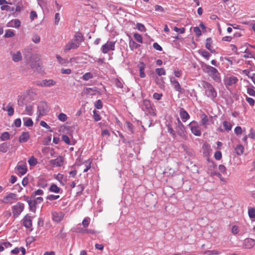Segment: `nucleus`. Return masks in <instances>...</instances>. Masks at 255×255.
Here are the masks:
<instances>
[{"label":"nucleus","instance_id":"nucleus-38","mask_svg":"<svg viewBox=\"0 0 255 255\" xmlns=\"http://www.w3.org/2000/svg\"><path fill=\"white\" fill-rule=\"evenodd\" d=\"M90 218L88 217H87L84 219L82 222V225L84 228V229H86L88 227L90 222Z\"/></svg>","mask_w":255,"mask_h":255},{"label":"nucleus","instance_id":"nucleus-30","mask_svg":"<svg viewBox=\"0 0 255 255\" xmlns=\"http://www.w3.org/2000/svg\"><path fill=\"white\" fill-rule=\"evenodd\" d=\"M9 148V145L6 142H3L0 144V152L5 153Z\"/></svg>","mask_w":255,"mask_h":255},{"label":"nucleus","instance_id":"nucleus-33","mask_svg":"<svg viewBox=\"0 0 255 255\" xmlns=\"http://www.w3.org/2000/svg\"><path fill=\"white\" fill-rule=\"evenodd\" d=\"M10 23H11V25H8V26H11V27H14L15 28H18L20 25L21 22L19 19H15L13 20H11L10 21Z\"/></svg>","mask_w":255,"mask_h":255},{"label":"nucleus","instance_id":"nucleus-16","mask_svg":"<svg viewBox=\"0 0 255 255\" xmlns=\"http://www.w3.org/2000/svg\"><path fill=\"white\" fill-rule=\"evenodd\" d=\"M238 81V78L235 76H231L226 79L225 84L227 86H232L235 84Z\"/></svg>","mask_w":255,"mask_h":255},{"label":"nucleus","instance_id":"nucleus-17","mask_svg":"<svg viewBox=\"0 0 255 255\" xmlns=\"http://www.w3.org/2000/svg\"><path fill=\"white\" fill-rule=\"evenodd\" d=\"M180 116L182 121L185 122L190 118L188 113L183 108H181L180 110Z\"/></svg>","mask_w":255,"mask_h":255},{"label":"nucleus","instance_id":"nucleus-43","mask_svg":"<svg viewBox=\"0 0 255 255\" xmlns=\"http://www.w3.org/2000/svg\"><path fill=\"white\" fill-rule=\"evenodd\" d=\"M14 36V33L11 29H7L5 31L4 37L5 38L12 37Z\"/></svg>","mask_w":255,"mask_h":255},{"label":"nucleus","instance_id":"nucleus-56","mask_svg":"<svg viewBox=\"0 0 255 255\" xmlns=\"http://www.w3.org/2000/svg\"><path fill=\"white\" fill-rule=\"evenodd\" d=\"M32 40L34 43H38L40 42V37L39 35L35 34L33 36Z\"/></svg>","mask_w":255,"mask_h":255},{"label":"nucleus","instance_id":"nucleus-62","mask_svg":"<svg viewBox=\"0 0 255 255\" xmlns=\"http://www.w3.org/2000/svg\"><path fill=\"white\" fill-rule=\"evenodd\" d=\"M62 139L66 144H70V140L67 135H63Z\"/></svg>","mask_w":255,"mask_h":255},{"label":"nucleus","instance_id":"nucleus-22","mask_svg":"<svg viewBox=\"0 0 255 255\" xmlns=\"http://www.w3.org/2000/svg\"><path fill=\"white\" fill-rule=\"evenodd\" d=\"M141 107L143 111H149L151 109L150 102L149 100H144L141 105Z\"/></svg>","mask_w":255,"mask_h":255},{"label":"nucleus","instance_id":"nucleus-25","mask_svg":"<svg viewBox=\"0 0 255 255\" xmlns=\"http://www.w3.org/2000/svg\"><path fill=\"white\" fill-rule=\"evenodd\" d=\"M25 95L22 94V95H19L17 97V105L20 107H23V105L25 104Z\"/></svg>","mask_w":255,"mask_h":255},{"label":"nucleus","instance_id":"nucleus-36","mask_svg":"<svg viewBox=\"0 0 255 255\" xmlns=\"http://www.w3.org/2000/svg\"><path fill=\"white\" fill-rule=\"evenodd\" d=\"M28 162L30 166H34L37 163V160L33 156H32L28 159Z\"/></svg>","mask_w":255,"mask_h":255},{"label":"nucleus","instance_id":"nucleus-45","mask_svg":"<svg viewBox=\"0 0 255 255\" xmlns=\"http://www.w3.org/2000/svg\"><path fill=\"white\" fill-rule=\"evenodd\" d=\"M0 8L2 10H6L8 11H13L14 10V7L6 5H2Z\"/></svg>","mask_w":255,"mask_h":255},{"label":"nucleus","instance_id":"nucleus-41","mask_svg":"<svg viewBox=\"0 0 255 255\" xmlns=\"http://www.w3.org/2000/svg\"><path fill=\"white\" fill-rule=\"evenodd\" d=\"M248 214L250 218H255V208L252 207L248 208Z\"/></svg>","mask_w":255,"mask_h":255},{"label":"nucleus","instance_id":"nucleus-37","mask_svg":"<svg viewBox=\"0 0 255 255\" xmlns=\"http://www.w3.org/2000/svg\"><path fill=\"white\" fill-rule=\"evenodd\" d=\"M244 148L243 145L240 144L238 145L235 148V151L237 154L241 155L244 152Z\"/></svg>","mask_w":255,"mask_h":255},{"label":"nucleus","instance_id":"nucleus-2","mask_svg":"<svg viewBox=\"0 0 255 255\" xmlns=\"http://www.w3.org/2000/svg\"><path fill=\"white\" fill-rule=\"evenodd\" d=\"M206 72L214 80L217 82H219L221 81L220 73L218 70L214 67L210 65H205Z\"/></svg>","mask_w":255,"mask_h":255},{"label":"nucleus","instance_id":"nucleus-35","mask_svg":"<svg viewBox=\"0 0 255 255\" xmlns=\"http://www.w3.org/2000/svg\"><path fill=\"white\" fill-rule=\"evenodd\" d=\"M129 45L131 50L137 49L140 46V45L136 43L132 39L129 40Z\"/></svg>","mask_w":255,"mask_h":255},{"label":"nucleus","instance_id":"nucleus-28","mask_svg":"<svg viewBox=\"0 0 255 255\" xmlns=\"http://www.w3.org/2000/svg\"><path fill=\"white\" fill-rule=\"evenodd\" d=\"M29 206V209L32 212H35L36 210V201L34 200H30L27 201Z\"/></svg>","mask_w":255,"mask_h":255},{"label":"nucleus","instance_id":"nucleus-58","mask_svg":"<svg viewBox=\"0 0 255 255\" xmlns=\"http://www.w3.org/2000/svg\"><path fill=\"white\" fill-rule=\"evenodd\" d=\"M24 125L26 127H31L33 125V122L30 118L27 119L24 123Z\"/></svg>","mask_w":255,"mask_h":255},{"label":"nucleus","instance_id":"nucleus-9","mask_svg":"<svg viewBox=\"0 0 255 255\" xmlns=\"http://www.w3.org/2000/svg\"><path fill=\"white\" fill-rule=\"evenodd\" d=\"M15 169L18 175H23L25 174L27 171L26 163L24 162H19Z\"/></svg>","mask_w":255,"mask_h":255},{"label":"nucleus","instance_id":"nucleus-20","mask_svg":"<svg viewBox=\"0 0 255 255\" xmlns=\"http://www.w3.org/2000/svg\"><path fill=\"white\" fill-rule=\"evenodd\" d=\"M2 110L6 111L9 116H12L14 114V108L10 103H8L5 108L3 107Z\"/></svg>","mask_w":255,"mask_h":255},{"label":"nucleus","instance_id":"nucleus-57","mask_svg":"<svg viewBox=\"0 0 255 255\" xmlns=\"http://www.w3.org/2000/svg\"><path fill=\"white\" fill-rule=\"evenodd\" d=\"M95 106L97 109H101L103 107L102 102L101 100H98L95 104Z\"/></svg>","mask_w":255,"mask_h":255},{"label":"nucleus","instance_id":"nucleus-3","mask_svg":"<svg viewBox=\"0 0 255 255\" xmlns=\"http://www.w3.org/2000/svg\"><path fill=\"white\" fill-rule=\"evenodd\" d=\"M17 200V194L13 193H9L5 196L2 199L0 200V203L5 204H12Z\"/></svg>","mask_w":255,"mask_h":255},{"label":"nucleus","instance_id":"nucleus-46","mask_svg":"<svg viewBox=\"0 0 255 255\" xmlns=\"http://www.w3.org/2000/svg\"><path fill=\"white\" fill-rule=\"evenodd\" d=\"M10 135L8 132H3L0 136V139L2 141L7 140L9 138Z\"/></svg>","mask_w":255,"mask_h":255},{"label":"nucleus","instance_id":"nucleus-23","mask_svg":"<svg viewBox=\"0 0 255 255\" xmlns=\"http://www.w3.org/2000/svg\"><path fill=\"white\" fill-rule=\"evenodd\" d=\"M29 138V134L27 132H23L19 137V141L20 142H25Z\"/></svg>","mask_w":255,"mask_h":255},{"label":"nucleus","instance_id":"nucleus-24","mask_svg":"<svg viewBox=\"0 0 255 255\" xmlns=\"http://www.w3.org/2000/svg\"><path fill=\"white\" fill-rule=\"evenodd\" d=\"M78 233H81L82 234H95L97 233L96 231L92 229H82L79 228L78 230L77 231Z\"/></svg>","mask_w":255,"mask_h":255},{"label":"nucleus","instance_id":"nucleus-51","mask_svg":"<svg viewBox=\"0 0 255 255\" xmlns=\"http://www.w3.org/2000/svg\"><path fill=\"white\" fill-rule=\"evenodd\" d=\"M133 37L137 41L140 43H142V38L140 34L138 33H135L133 35Z\"/></svg>","mask_w":255,"mask_h":255},{"label":"nucleus","instance_id":"nucleus-19","mask_svg":"<svg viewBox=\"0 0 255 255\" xmlns=\"http://www.w3.org/2000/svg\"><path fill=\"white\" fill-rule=\"evenodd\" d=\"M145 66V64L142 62H139L138 65V68L139 71V76L142 78H143L146 76V75L144 72Z\"/></svg>","mask_w":255,"mask_h":255},{"label":"nucleus","instance_id":"nucleus-39","mask_svg":"<svg viewBox=\"0 0 255 255\" xmlns=\"http://www.w3.org/2000/svg\"><path fill=\"white\" fill-rule=\"evenodd\" d=\"M167 131L172 135L173 138L176 137V132L169 124L167 125Z\"/></svg>","mask_w":255,"mask_h":255},{"label":"nucleus","instance_id":"nucleus-11","mask_svg":"<svg viewBox=\"0 0 255 255\" xmlns=\"http://www.w3.org/2000/svg\"><path fill=\"white\" fill-rule=\"evenodd\" d=\"M243 245L245 249H252L255 245V240L251 238H247L244 240Z\"/></svg>","mask_w":255,"mask_h":255},{"label":"nucleus","instance_id":"nucleus-15","mask_svg":"<svg viewBox=\"0 0 255 255\" xmlns=\"http://www.w3.org/2000/svg\"><path fill=\"white\" fill-rule=\"evenodd\" d=\"M170 83L175 90L178 92H181V87L179 82L174 77L170 78Z\"/></svg>","mask_w":255,"mask_h":255},{"label":"nucleus","instance_id":"nucleus-13","mask_svg":"<svg viewBox=\"0 0 255 255\" xmlns=\"http://www.w3.org/2000/svg\"><path fill=\"white\" fill-rule=\"evenodd\" d=\"M64 162V158L62 156H60L50 161V163L54 166L60 167L63 165Z\"/></svg>","mask_w":255,"mask_h":255},{"label":"nucleus","instance_id":"nucleus-63","mask_svg":"<svg viewBox=\"0 0 255 255\" xmlns=\"http://www.w3.org/2000/svg\"><path fill=\"white\" fill-rule=\"evenodd\" d=\"M239 232V227L236 225H234L232 228V233L234 234H237Z\"/></svg>","mask_w":255,"mask_h":255},{"label":"nucleus","instance_id":"nucleus-31","mask_svg":"<svg viewBox=\"0 0 255 255\" xmlns=\"http://www.w3.org/2000/svg\"><path fill=\"white\" fill-rule=\"evenodd\" d=\"M69 42L71 43V44L72 45V46H73V47L74 49L78 48L80 45V43L78 41V39L77 36H75V38L74 39H72V40H71Z\"/></svg>","mask_w":255,"mask_h":255},{"label":"nucleus","instance_id":"nucleus-8","mask_svg":"<svg viewBox=\"0 0 255 255\" xmlns=\"http://www.w3.org/2000/svg\"><path fill=\"white\" fill-rule=\"evenodd\" d=\"M175 132L181 137L186 139V136L185 133V128L184 125L181 122L179 119H177V125L175 128Z\"/></svg>","mask_w":255,"mask_h":255},{"label":"nucleus","instance_id":"nucleus-49","mask_svg":"<svg viewBox=\"0 0 255 255\" xmlns=\"http://www.w3.org/2000/svg\"><path fill=\"white\" fill-rule=\"evenodd\" d=\"M93 117H94V120L96 122H98V121H99L100 120H101V118L99 114L98 111H97L96 110L93 111Z\"/></svg>","mask_w":255,"mask_h":255},{"label":"nucleus","instance_id":"nucleus-7","mask_svg":"<svg viewBox=\"0 0 255 255\" xmlns=\"http://www.w3.org/2000/svg\"><path fill=\"white\" fill-rule=\"evenodd\" d=\"M115 41H107L106 43L102 46L101 48L102 52L104 54H106L110 50H115Z\"/></svg>","mask_w":255,"mask_h":255},{"label":"nucleus","instance_id":"nucleus-26","mask_svg":"<svg viewBox=\"0 0 255 255\" xmlns=\"http://www.w3.org/2000/svg\"><path fill=\"white\" fill-rule=\"evenodd\" d=\"M44 87H50L56 84V82L52 79L43 80Z\"/></svg>","mask_w":255,"mask_h":255},{"label":"nucleus","instance_id":"nucleus-14","mask_svg":"<svg viewBox=\"0 0 255 255\" xmlns=\"http://www.w3.org/2000/svg\"><path fill=\"white\" fill-rule=\"evenodd\" d=\"M10 54L11 56L12 59L14 62H17L20 61L22 59L21 53L19 51H18L15 53L10 52Z\"/></svg>","mask_w":255,"mask_h":255},{"label":"nucleus","instance_id":"nucleus-50","mask_svg":"<svg viewBox=\"0 0 255 255\" xmlns=\"http://www.w3.org/2000/svg\"><path fill=\"white\" fill-rule=\"evenodd\" d=\"M200 53L202 55V56H203L204 57H205L207 60L209 59V58L210 56V53L205 50H201L200 51Z\"/></svg>","mask_w":255,"mask_h":255},{"label":"nucleus","instance_id":"nucleus-60","mask_svg":"<svg viewBox=\"0 0 255 255\" xmlns=\"http://www.w3.org/2000/svg\"><path fill=\"white\" fill-rule=\"evenodd\" d=\"M214 157L216 159L219 160L222 158V153L220 151H217L214 154Z\"/></svg>","mask_w":255,"mask_h":255},{"label":"nucleus","instance_id":"nucleus-1","mask_svg":"<svg viewBox=\"0 0 255 255\" xmlns=\"http://www.w3.org/2000/svg\"><path fill=\"white\" fill-rule=\"evenodd\" d=\"M202 86L204 88L205 95L212 100H214L217 95V93L214 87L209 83L206 81H202Z\"/></svg>","mask_w":255,"mask_h":255},{"label":"nucleus","instance_id":"nucleus-42","mask_svg":"<svg viewBox=\"0 0 255 255\" xmlns=\"http://www.w3.org/2000/svg\"><path fill=\"white\" fill-rule=\"evenodd\" d=\"M93 78V75L91 72H87L82 76V79L84 81H88Z\"/></svg>","mask_w":255,"mask_h":255},{"label":"nucleus","instance_id":"nucleus-4","mask_svg":"<svg viewBox=\"0 0 255 255\" xmlns=\"http://www.w3.org/2000/svg\"><path fill=\"white\" fill-rule=\"evenodd\" d=\"M37 108L38 118L45 115L49 111L48 105L45 102H40L38 104Z\"/></svg>","mask_w":255,"mask_h":255},{"label":"nucleus","instance_id":"nucleus-64","mask_svg":"<svg viewBox=\"0 0 255 255\" xmlns=\"http://www.w3.org/2000/svg\"><path fill=\"white\" fill-rule=\"evenodd\" d=\"M248 137L252 139L255 138V131L253 130V128H251L250 133L248 135Z\"/></svg>","mask_w":255,"mask_h":255},{"label":"nucleus","instance_id":"nucleus-32","mask_svg":"<svg viewBox=\"0 0 255 255\" xmlns=\"http://www.w3.org/2000/svg\"><path fill=\"white\" fill-rule=\"evenodd\" d=\"M49 190L52 192L58 193L60 191V188L58 187L56 185L53 184L50 186Z\"/></svg>","mask_w":255,"mask_h":255},{"label":"nucleus","instance_id":"nucleus-6","mask_svg":"<svg viewBox=\"0 0 255 255\" xmlns=\"http://www.w3.org/2000/svg\"><path fill=\"white\" fill-rule=\"evenodd\" d=\"M24 208V204L21 202H18L12 207V213L14 216L17 217L23 211Z\"/></svg>","mask_w":255,"mask_h":255},{"label":"nucleus","instance_id":"nucleus-59","mask_svg":"<svg viewBox=\"0 0 255 255\" xmlns=\"http://www.w3.org/2000/svg\"><path fill=\"white\" fill-rule=\"evenodd\" d=\"M56 58L57 59L59 63L61 64H64L66 63V60L62 58L59 55H56Z\"/></svg>","mask_w":255,"mask_h":255},{"label":"nucleus","instance_id":"nucleus-27","mask_svg":"<svg viewBox=\"0 0 255 255\" xmlns=\"http://www.w3.org/2000/svg\"><path fill=\"white\" fill-rule=\"evenodd\" d=\"M11 246V244L8 242H0V252L3 251L4 249L8 248Z\"/></svg>","mask_w":255,"mask_h":255},{"label":"nucleus","instance_id":"nucleus-48","mask_svg":"<svg viewBox=\"0 0 255 255\" xmlns=\"http://www.w3.org/2000/svg\"><path fill=\"white\" fill-rule=\"evenodd\" d=\"M26 114L28 115H31L33 113V107L31 105H27L25 107Z\"/></svg>","mask_w":255,"mask_h":255},{"label":"nucleus","instance_id":"nucleus-34","mask_svg":"<svg viewBox=\"0 0 255 255\" xmlns=\"http://www.w3.org/2000/svg\"><path fill=\"white\" fill-rule=\"evenodd\" d=\"M208 168L209 171L211 172H214L213 170L214 168L216 167V165L215 164V163L211 160H210L209 159H208Z\"/></svg>","mask_w":255,"mask_h":255},{"label":"nucleus","instance_id":"nucleus-55","mask_svg":"<svg viewBox=\"0 0 255 255\" xmlns=\"http://www.w3.org/2000/svg\"><path fill=\"white\" fill-rule=\"evenodd\" d=\"M56 179L58 180L63 185L65 184V181H63V175L61 174H58L56 176Z\"/></svg>","mask_w":255,"mask_h":255},{"label":"nucleus","instance_id":"nucleus-10","mask_svg":"<svg viewBox=\"0 0 255 255\" xmlns=\"http://www.w3.org/2000/svg\"><path fill=\"white\" fill-rule=\"evenodd\" d=\"M64 216V213L61 211H54L52 212V220L56 223L61 222L63 219Z\"/></svg>","mask_w":255,"mask_h":255},{"label":"nucleus","instance_id":"nucleus-29","mask_svg":"<svg viewBox=\"0 0 255 255\" xmlns=\"http://www.w3.org/2000/svg\"><path fill=\"white\" fill-rule=\"evenodd\" d=\"M210 175L211 177H214L215 176H217L218 178H219L221 180V181L223 182L224 183H226V182H227L226 179L224 177H222L221 174L217 171L211 172H210Z\"/></svg>","mask_w":255,"mask_h":255},{"label":"nucleus","instance_id":"nucleus-40","mask_svg":"<svg viewBox=\"0 0 255 255\" xmlns=\"http://www.w3.org/2000/svg\"><path fill=\"white\" fill-rule=\"evenodd\" d=\"M223 126L225 129L227 131L231 130L232 128V125L227 121H224L223 123Z\"/></svg>","mask_w":255,"mask_h":255},{"label":"nucleus","instance_id":"nucleus-54","mask_svg":"<svg viewBox=\"0 0 255 255\" xmlns=\"http://www.w3.org/2000/svg\"><path fill=\"white\" fill-rule=\"evenodd\" d=\"M59 198V195H49L46 197V199L50 201H53Z\"/></svg>","mask_w":255,"mask_h":255},{"label":"nucleus","instance_id":"nucleus-12","mask_svg":"<svg viewBox=\"0 0 255 255\" xmlns=\"http://www.w3.org/2000/svg\"><path fill=\"white\" fill-rule=\"evenodd\" d=\"M22 224L26 228L30 229L32 227V217L28 214L25 215L22 219Z\"/></svg>","mask_w":255,"mask_h":255},{"label":"nucleus","instance_id":"nucleus-47","mask_svg":"<svg viewBox=\"0 0 255 255\" xmlns=\"http://www.w3.org/2000/svg\"><path fill=\"white\" fill-rule=\"evenodd\" d=\"M156 74L159 76H161L162 75H165L166 74L165 70L164 68H157L155 70Z\"/></svg>","mask_w":255,"mask_h":255},{"label":"nucleus","instance_id":"nucleus-21","mask_svg":"<svg viewBox=\"0 0 255 255\" xmlns=\"http://www.w3.org/2000/svg\"><path fill=\"white\" fill-rule=\"evenodd\" d=\"M201 118V125L206 128L209 124V119L207 115L203 113L200 116Z\"/></svg>","mask_w":255,"mask_h":255},{"label":"nucleus","instance_id":"nucleus-52","mask_svg":"<svg viewBox=\"0 0 255 255\" xmlns=\"http://www.w3.org/2000/svg\"><path fill=\"white\" fill-rule=\"evenodd\" d=\"M136 28L139 31L141 32H144L145 31L144 25L141 23H137L136 24Z\"/></svg>","mask_w":255,"mask_h":255},{"label":"nucleus","instance_id":"nucleus-53","mask_svg":"<svg viewBox=\"0 0 255 255\" xmlns=\"http://www.w3.org/2000/svg\"><path fill=\"white\" fill-rule=\"evenodd\" d=\"M58 118L60 121L64 122L66 121L67 117V116L65 114L60 113L58 115Z\"/></svg>","mask_w":255,"mask_h":255},{"label":"nucleus","instance_id":"nucleus-18","mask_svg":"<svg viewBox=\"0 0 255 255\" xmlns=\"http://www.w3.org/2000/svg\"><path fill=\"white\" fill-rule=\"evenodd\" d=\"M83 92L90 96L94 95L97 92V88L96 87L85 88L84 89Z\"/></svg>","mask_w":255,"mask_h":255},{"label":"nucleus","instance_id":"nucleus-44","mask_svg":"<svg viewBox=\"0 0 255 255\" xmlns=\"http://www.w3.org/2000/svg\"><path fill=\"white\" fill-rule=\"evenodd\" d=\"M212 40L211 38H208L206 39V48L211 52H213L212 50Z\"/></svg>","mask_w":255,"mask_h":255},{"label":"nucleus","instance_id":"nucleus-61","mask_svg":"<svg viewBox=\"0 0 255 255\" xmlns=\"http://www.w3.org/2000/svg\"><path fill=\"white\" fill-rule=\"evenodd\" d=\"M40 125L42 127H44L45 128H46V129H48L49 131H52L51 130H50V126H49L46 122H45L44 121H41L40 123Z\"/></svg>","mask_w":255,"mask_h":255},{"label":"nucleus","instance_id":"nucleus-5","mask_svg":"<svg viewBox=\"0 0 255 255\" xmlns=\"http://www.w3.org/2000/svg\"><path fill=\"white\" fill-rule=\"evenodd\" d=\"M188 126L190 128L192 133L195 135L200 136L201 135V131L200 130V127L196 121H192L189 123Z\"/></svg>","mask_w":255,"mask_h":255}]
</instances>
